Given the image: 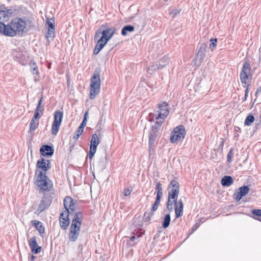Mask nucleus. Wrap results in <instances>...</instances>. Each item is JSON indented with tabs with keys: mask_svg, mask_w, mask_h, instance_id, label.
<instances>
[{
	"mask_svg": "<svg viewBox=\"0 0 261 261\" xmlns=\"http://www.w3.org/2000/svg\"><path fill=\"white\" fill-rule=\"evenodd\" d=\"M33 27L31 15L28 13L25 16L17 17V36L27 35Z\"/></svg>",
	"mask_w": 261,
	"mask_h": 261,
	"instance_id": "obj_1",
	"label": "nucleus"
},
{
	"mask_svg": "<svg viewBox=\"0 0 261 261\" xmlns=\"http://www.w3.org/2000/svg\"><path fill=\"white\" fill-rule=\"evenodd\" d=\"M101 69L99 67L96 68L90 80V94L89 98L94 99L96 95L100 92V74Z\"/></svg>",
	"mask_w": 261,
	"mask_h": 261,
	"instance_id": "obj_2",
	"label": "nucleus"
},
{
	"mask_svg": "<svg viewBox=\"0 0 261 261\" xmlns=\"http://www.w3.org/2000/svg\"><path fill=\"white\" fill-rule=\"evenodd\" d=\"M15 24H16V20L12 19L10 22L6 24L1 23L0 34L13 37L16 35V30L15 29Z\"/></svg>",
	"mask_w": 261,
	"mask_h": 261,
	"instance_id": "obj_3",
	"label": "nucleus"
},
{
	"mask_svg": "<svg viewBox=\"0 0 261 261\" xmlns=\"http://www.w3.org/2000/svg\"><path fill=\"white\" fill-rule=\"evenodd\" d=\"M185 127L182 125H179L175 127L171 132L170 141L172 143L176 141H182L186 136Z\"/></svg>",
	"mask_w": 261,
	"mask_h": 261,
	"instance_id": "obj_4",
	"label": "nucleus"
},
{
	"mask_svg": "<svg viewBox=\"0 0 261 261\" xmlns=\"http://www.w3.org/2000/svg\"><path fill=\"white\" fill-rule=\"evenodd\" d=\"M136 232H133L131 237H125L126 240L125 247L126 248H131L135 246L139 241V238L141 237L145 232L144 229H135Z\"/></svg>",
	"mask_w": 261,
	"mask_h": 261,
	"instance_id": "obj_5",
	"label": "nucleus"
},
{
	"mask_svg": "<svg viewBox=\"0 0 261 261\" xmlns=\"http://www.w3.org/2000/svg\"><path fill=\"white\" fill-rule=\"evenodd\" d=\"M47 177L45 173L39 171V174L36 176V181L37 186L41 190L44 191H49L50 190L51 186H50L47 181Z\"/></svg>",
	"mask_w": 261,
	"mask_h": 261,
	"instance_id": "obj_6",
	"label": "nucleus"
},
{
	"mask_svg": "<svg viewBox=\"0 0 261 261\" xmlns=\"http://www.w3.org/2000/svg\"><path fill=\"white\" fill-rule=\"evenodd\" d=\"M63 117V113L60 110L56 111L54 115V121L51 126V134L56 135L59 131Z\"/></svg>",
	"mask_w": 261,
	"mask_h": 261,
	"instance_id": "obj_7",
	"label": "nucleus"
},
{
	"mask_svg": "<svg viewBox=\"0 0 261 261\" xmlns=\"http://www.w3.org/2000/svg\"><path fill=\"white\" fill-rule=\"evenodd\" d=\"M156 112L158 113V115L155 116V119H165L169 114L170 107L167 102L163 101L158 105Z\"/></svg>",
	"mask_w": 261,
	"mask_h": 261,
	"instance_id": "obj_8",
	"label": "nucleus"
},
{
	"mask_svg": "<svg viewBox=\"0 0 261 261\" xmlns=\"http://www.w3.org/2000/svg\"><path fill=\"white\" fill-rule=\"evenodd\" d=\"M101 32V40L105 41L108 42L114 35L116 29L114 27H109L105 25H102L100 28Z\"/></svg>",
	"mask_w": 261,
	"mask_h": 261,
	"instance_id": "obj_9",
	"label": "nucleus"
},
{
	"mask_svg": "<svg viewBox=\"0 0 261 261\" xmlns=\"http://www.w3.org/2000/svg\"><path fill=\"white\" fill-rule=\"evenodd\" d=\"M250 71V63L248 62H245L243 64L240 75L241 82L244 87H245L247 85V80L248 79Z\"/></svg>",
	"mask_w": 261,
	"mask_h": 261,
	"instance_id": "obj_10",
	"label": "nucleus"
},
{
	"mask_svg": "<svg viewBox=\"0 0 261 261\" xmlns=\"http://www.w3.org/2000/svg\"><path fill=\"white\" fill-rule=\"evenodd\" d=\"M169 61V58L168 57L165 56H164L159 61L158 64H156L155 65L150 66L148 68L147 72L151 74L154 70L162 69L168 64Z\"/></svg>",
	"mask_w": 261,
	"mask_h": 261,
	"instance_id": "obj_11",
	"label": "nucleus"
},
{
	"mask_svg": "<svg viewBox=\"0 0 261 261\" xmlns=\"http://www.w3.org/2000/svg\"><path fill=\"white\" fill-rule=\"evenodd\" d=\"M99 143V138L96 134L92 135L90 141V150L89 152V158L91 160L94 155L98 145Z\"/></svg>",
	"mask_w": 261,
	"mask_h": 261,
	"instance_id": "obj_12",
	"label": "nucleus"
},
{
	"mask_svg": "<svg viewBox=\"0 0 261 261\" xmlns=\"http://www.w3.org/2000/svg\"><path fill=\"white\" fill-rule=\"evenodd\" d=\"M168 195L177 199L179 192V183L175 180L171 181L168 187Z\"/></svg>",
	"mask_w": 261,
	"mask_h": 261,
	"instance_id": "obj_13",
	"label": "nucleus"
},
{
	"mask_svg": "<svg viewBox=\"0 0 261 261\" xmlns=\"http://www.w3.org/2000/svg\"><path fill=\"white\" fill-rule=\"evenodd\" d=\"M250 189L248 186L240 187L237 192L234 193L233 197L237 201H239L243 197L246 195L249 192Z\"/></svg>",
	"mask_w": 261,
	"mask_h": 261,
	"instance_id": "obj_14",
	"label": "nucleus"
},
{
	"mask_svg": "<svg viewBox=\"0 0 261 261\" xmlns=\"http://www.w3.org/2000/svg\"><path fill=\"white\" fill-rule=\"evenodd\" d=\"M40 152L43 156L51 157L54 154V148L51 145H43L40 148Z\"/></svg>",
	"mask_w": 261,
	"mask_h": 261,
	"instance_id": "obj_15",
	"label": "nucleus"
},
{
	"mask_svg": "<svg viewBox=\"0 0 261 261\" xmlns=\"http://www.w3.org/2000/svg\"><path fill=\"white\" fill-rule=\"evenodd\" d=\"M28 243L32 252L34 254H38L41 252V247L38 245L35 236L30 238L28 240Z\"/></svg>",
	"mask_w": 261,
	"mask_h": 261,
	"instance_id": "obj_16",
	"label": "nucleus"
},
{
	"mask_svg": "<svg viewBox=\"0 0 261 261\" xmlns=\"http://www.w3.org/2000/svg\"><path fill=\"white\" fill-rule=\"evenodd\" d=\"M83 214L81 212H77L74 215L70 228H80L82 220Z\"/></svg>",
	"mask_w": 261,
	"mask_h": 261,
	"instance_id": "obj_17",
	"label": "nucleus"
},
{
	"mask_svg": "<svg viewBox=\"0 0 261 261\" xmlns=\"http://www.w3.org/2000/svg\"><path fill=\"white\" fill-rule=\"evenodd\" d=\"M199 46V48L196 54V60L201 63L205 57V52L206 50L207 46L204 43H201Z\"/></svg>",
	"mask_w": 261,
	"mask_h": 261,
	"instance_id": "obj_18",
	"label": "nucleus"
},
{
	"mask_svg": "<svg viewBox=\"0 0 261 261\" xmlns=\"http://www.w3.org/2000/svg\"><path fill=\"white\" fill-rule=\"evenodd\" d=\"M51 199L49 197H43L40 202L37 211L41 212L47 208L51 203Z\"/></svg>",
	"mask_w": 261,
	"mask_h": 261,
	"instance_id": "obj_19",
	"label": "nucleus"
},
{
	"mask_svg": "<svg viewBox=\"0 0 261 261\" xmlns=\"http://www.w3.org/2000/svg\"><path fill=\"white\" fill-rule=\"evenodd\" d=\"M50 161L45 160L43 158H41L37 161L36 167L37 169H41L43 173H45L48 169L50 168Z\"/></svg>",
	"mask_w": 261,
	"mask_h": 261,
	"instance_id": "obj_20",
	"label": "nucleus"
},
{
	"mask_svg": "<svg viewBox=\"0 0 261 261\" xmlns=\"http://www.w3.org/2000/svg\"><path fill=\"white\" fill-rule=\"evenodd\" d=\"M159 134V132H157V131L151 130L150 132L149 135V148L150 150L154 147V143Z\"/></svg>",
	"mask_w": 261,
	"mask_h": 261,
	"instance_id": "obj_21",
	"label": "nucleus"
},
{
	"mask_svg": "<svg viewBox=\"0 0 261 261\" xmlns=\"http://www.w3.org/2000/svg\"><path fill=\"white\" fill-rule=\"evenodd\" d=\"M184 204L181 200H179L175 204V213L176 218H179L183 214Z\"/></svg>",
	"mask_w": 261,
	"mask_h": 261,
	"instance_id": "obj_22",
	"label": "nucleus"
},
{
	"mask_svg": "<svg viewBox=\"0 0 261 261\" xmlns=\"http://www.w3.org/2000/svg\"><path fill=\"white\" fill-rule=\"evenodd\" d=\"M107 43L108 42H105V41H103V40L101 41V39L99 38L97 40V44L93 51V54L95 55H97Z\"/></svg>",
	"mask_w": 261,
	"mask_h": 261,
	"instance_id": "obj_23",
	"label": "nucleus"
},
{
	"mask_svg": "<svg viewBox=\"0 0 261 261\" xmlns=\"http://www.w3.org/2000/svg\"><path fill=\"white\" fill-rule=\"evenodd\" d=\"M177 201V199L176 198L172 197L168 195V201L167 202V208L171 212L173 210V205L175 204Z\"/></svg>",
	"mask_w": 261,
	"mask_h": 261,
	"instance_id": "obj_24",
	"label": "nucleus"
},
{
	"mask_svg": "<svg viewBox=\"0 0 261 261\" xmlns=\"http://www.w3.org/2000/svg\"><path fill=\"white\" fill-rule=\"evenodd\" d=\"M80 230V229H70L68 236L70 241L74 242L76 241L79 236Z\"/></svg>",
	"mask_w": 261,
	"mask_h": 261,
	"instance_id": "obj_25",
	"label": "nucleus"
},
{
	"mask_svg": "<svg viewBox=\"0 0 261 261\" xmlns=\"http://www.w3.org/2000/svg\"><path fill=\"white\" fill-rule=\"evenodd\" d=\"M233 182V178L229 175H225L221 179V184L225 187H229Z\"/></svg>",
	"mask_w": 261,
	"mask_h": 261,
	"instance_id": "obj_26",
	"label": "nucleus"
},
{
	"mask_svg": "<svg viewBox=\"0 0 261 261\" xmlns=\"http://www.w3.org/2000/svg\"><path fill=\"white\" fill-rule=\"evenodd\" d=\"M135 30V28L132 25H126L124 26L121 30V35L125 36L127 35L128 32H133Z\"/></svg>",
	"mask_w": 261,
	"mask_h": 261,
	"instance_id": "obj_27",
	"label": "nucleus"
},
{
	"mask_svg": "<svg viewBox=\"0 0 261 261\" xmlns=\"http://www.w3.org/2000/svg\"><path fill=\"white\" fill-rule=\"evenodd\" d=\"M30 70L33 75H38L39 73L38 69L36 63L34 60H31L30 62Z\"/></svg>",
	"mask_w": 261,
	"mask_h": 261,
	"instance_id": "obj_28",
	"label": "nucleus"
},
{
	"mask_svg": "<svg viewBox=\"0 0 261 261\" xmlns=\"http://www.w3.org/2000/svg\"><path fill=\"white\" fill-rule=\"evenodd\" d=\"M72 201L73 199L70 196H67L65 197L63 201L65 210L69 211V208H70Z\"/></svg>",
	"mask_w": 261,
	"mask_h": 261,
	"instance_id": "obj_29",
	"label": "nucleus"
},
{
	"mask_svg": "<svg viewBox=\"0 0 261 261\" xmlns=\"http://www.w3.org/2000/svg\"><path fill=\"white\" fill-rule=\"evenodd\" d=\"M158 120L159 121H156L154 125L152 126L151 130L157 131V132H159V128L161 126L163 123L164 122L165 119H159Z\"/></svg>",
	"mask_w": 261,
	"mask_h": 261,
	"instance_id": "obj_30",
	"label": "nucleus"
},
{
	"mask_svg": "<svg viewBox=\"0 0 261 261\" xmlns=\"http://www.w3.org/2000/svg\"><path fill=\"white\" fill-rule=\"evenodd\" d=\"M170 220L171 218L170 214H167L165 215L162 222V226L164 228H166L168 227L170 224Z\"/></svg>",
	"mask_w": 261,
	"mask_h": 261,
	"instance_id": "obj_31",
	"label": "nucleus"
},
{
	"mask_svg": "<svg viewBox=\"0 0 261 261\" xmlns=\"http://www.w3.org/2000/svg\"><path fill=\"white\" fill-rule=\"evenodd\" d=\"M59 220L60 224L62 228H66L68 226L70 222L69 218H59Z\"/></svg>",
	"mask_w": 261,
	"mask_h": 261,
	"instance_id": "obj_32",
	"label": "nucleus"
},
{
	"mask_svg": "<svg viewBox=\"0 0 261 261\" xmlns=\"http://www.w3.org/2000/svg\"><path fill=\"white\" fill-rule=\"evenodd\" d=\"M55 20L54 18H47L46 24L47 25V30H55Z\"/></svg>",
	"mask_w": 261,
	"mask_h": 261,
	"instance_id": "obj_33",
	"label": "nucleus"
},
{
	"mask_svg": "<svg viewBox=\"0 0 261 261\" xmlns=\"http://www.w3.org/2000/svg\"><path fill=\"white\" fill-rule=\"evenodd\" d=\"M55 34V30H47V32L45 34V38L47 39V42L48 43H50V41L49 40V38H52L51 40H53Z\"/></svg>",
	"mask_w": 261,
	"mask_h": 261,
	"instance_id": "obj_34",
	"label": "nucleus"
},
{
	"mask_svg": "<svg viewBox=\"0 0 261 261\" xmlns=\"http://www.w3.org/2000/svg\"><path fill=\"white\" fill-rule=\"evenodd\" d=\"M254 121V117L252 114H249L246 118L244 124L246 126H250L251 124Z\"/></svg>",
	"mask_w": 261,
	"mask_h": 261,
	"instance_id": "obj_35",
	"label": "nucleus"
},
{
	"mask_svg": "<svg viewBox=\"0 0 261 261\" xmlns=\"http://www.w3.org/2000/svg\"><path fill=\"white\" fill-rule=\"evenodd\" d=\"M161 198H162V197L156 196L155 200L154 202L153 203V204L152 206L151 210H152V211L155 212V211L157 210V209L158 208V206L161 201Z\"/></svg>",
	"mask_w": 261,
	"mask_h": 261,
	"instance_id": "obj_36",
	"label": "nucleus"
},
{
	"mask_svg": "<svg viewBox=\"0 0 261 261\" xmlns=\"http://www.w3.org/2000/svg\"><path fill=\"white\" fill-rule=\"evenodd\" d=\"M38 121H36L35 120L32 119L30 123V131L32 132L36 129L38 127Z\"/></svg>",
	"mask_w": 261,
	"mask_h": 261,
	"instance_id": "obj_37",
	"label": "nucleus"
},
{
	"mask_svg": "<svg viewBox=\"0 0 261 261\" xmlns=\"http://www.w3.org/2000/svg\"><path fill=\"white\" fill-rule=\"evenodd\" d=\"M234 149L233 147H231L229 151L228 152L227 155V162L229 164L231 163L232 161V158L234 154Z\"/></svg>",
	"mask_w": 261,
	"mask_h": 261,
	"instance_id": "obj_38",
	"label": "nucleus"
},
{
	"mask_svg": "<svg viewBox=\"0 0 261 261\" xmlns=\"http://www.w3.org/2000/svg\"><path fill=\"white\" fill-rule=\"evenodd\" d=\"M155 189L157 190L156 192V196L162 197L163 192H162V184L159 181L156 183Z\"/></svg>",
	"mask_w": 261,
	"mask_h": 261,
	"instance_id": "obj_39",
	"label": "nucleus"
},
{
	"mask_svg": "<svg viewBox=\"0 0 261 261\" xmlns=\"http://www.w3.org/2000/svg\"><path fill=\"white\" fill-rule=\"evenodd\" d=\"M86 125V119H83L82 123L80 124V126H79L77 132L80 133H82L84 131V129L85 126Z\"/></svg>",
	"mask_w": 261,
	"mask_h": 261,
	"instance_id": "obj_40",
	"label": "nucleus"
},
{
	"mask_svg": "<svg viewBox=\"0 0 261 261\" xmlns=\"http://www.w3.org/2000/svg\"><path fill=\"white\" fill-rule=\"evenodd\" d=\"M153 212H154L152 211V210H151L149 212H146L144 215L143 219H144V221H150L151 219V216L153 215Z\"/></svg>",
	"mask_w": 261,
	"mask_h": 261,
	"instance_id": "obj_41",
	"label": "nucleus"
},
{
	"mask_svg": "<svg viewBox=\"0 0 261 261\" xmlns=\"http://www.w3.org/2000/svg\"><path fill=\"white\" fill-rule=\"evenodd\" d=\"M251 212L253 215V217H261V209H253L251 210Z\"/></svg>",
	"mask_w": 261,
	"mask_h": 261,
	"instance_id": "obj_42",
	"label": "nucleus"
},
{
	"mask_svg": "<svg viewBox=\"0 0 261 261\" xmlns=\"http://www.w3.org/2000/svg\"><path fill=\"white\" fill-rule=\"evenodd\" d=\"M32 226L35 228H41L42 227V223L37 220H33L32 221Z\"/></svg>",
	"mask_w": 261,
	"mask_h": 261,
	"instance_id": "obj_43",
	"label": "nucleus"
},
{
	"mask_svg": "<svg viewBox=\"0 0 261 261\" xmlns=\"http://www.w3.org/2000/svg\"><path fill=\"white\" fill-rule=\"evenodd\" d=\"M217 42V38H211L210 39V47L212 48H214L216 46ZM213 49H212V50Z\"/></svg>",
	"mask_w": 261,
	"mask_h": 261,
	"instance_id": "obj_44",
	"label": "nucleus"
},
{
	"mask_svg": "<svg viewBox=\"0 0 261 261\" xmlns=\"http://www.w3.org/2000/svg\"><path fill=\"white\" fill-rule=\"evenodd\" d=\"M70 213V211L65 210L60 214V218H66V219L69 218L68 217H69V214Z\"/></svg>",
	"mask_w": 261,
	"mask_h": 261,
	"instance_id": "obj_45",
	"label": "nucleus"
},
{
	"mask_svg": "<svg viewBox=\"0 0 261 261\" xmlns=\"http://www.w3.org/2000/svg\"><path fill=\"white\" fill-rule=\"evenodd\" d=\"M132 191V188L130 187H127L124 189L123 194L124 196H127L129 195Z\"/></svg>",
	"mask_w": 261,
	"mask_h": 261,
	"instance_id": "obj_46",
	"label": "nucleus"
},
{
	"mask_svg": "<svg viewBox=\"0 0 261 261\" xmlns=\"http://www.w3.org/2000/svg\"><path fill=\"white\" fill-rule=\"evenodd\" d=\"M180 10L178 9H174L172 11L170 12V15H172V18H175L177 15L179 14Z\"/></svg>",
	"mask_w": 261,
	"mask_h": 261,
	"instance_id": "obj_47",
	"label": "nucleus"
},
{
	"mask_svg": "<svg viewBox=\"0 0 261 261\" xmlns=\"http://www.w3.org/2000/svg\"><path fill=\"white\" fill-rule=\"evenodd\" d=\"M43 97L42 96L40 97V99L38 101V104L37 106L36 107V108L35 109L36 111L39 112L40 109L41 108V105L42 104V101H43Z\"/></svg>",
	"mask_w": 261,
	"mask_h": 261,
	"instance_id": "obj_48",
	"label": "nucleus"
},
{
	"mask_svg": "<svg viewBox=\"0 0 261 261\" xmlns=\"http://www.w3.org/2000/svg\"><path fill=\"white\" fill-rule=\"evenodd\" d=\"M40 117V116L39 115V112L35 111L34 116L32 119L36 120V119H39Z\"/></svg>",
	"mask_w": 261,
	"mask_h": 261,
	"instance_id": "obj_49",
	"label": "nucleus"
},
{
	"mask_svg": "<svg viewBox=\"0 0 261 261\" xmlns=\"http://www.w3.org/2000/svg\"><path fill=\"white\" fill-rule=\"evenodd\" d=\"M225 141L224 139H222L221 141L220 142L218 149H220L221 151H222L223 147Z\"/></svg>",
	"mask_w": 261,
	"mask_h": 261,
	"instance_id": "obj_50",
	"label": "nucleus"
},
{
	"mask_svg": "<svg viewBox=\"0 0 261 261\" xmlns=\"http://www.w3.org/2000/svg\"><path fill=\"white\" fill-rule=\"evenodd\" d=\"M100 35H101V29H98L95 34V36H94V39L95 40L96 39H97Z\"/></svg>",
	"mask_w": 261,
	"mask_h": 261,
	"instance_id": "obj_51",
	"label": "nucleus"
},
{
	"mask_svg": "<svg viewBox=\"0 0 261 261\" xmlns=\"http://www.w3.org/2000/svg\"><path fill=\"white\" fill-rule=\"evenodd\" d=\"M74 205H75V203L74 202H73V200L72 201V203L71 204V206H70V208H69V211H70V213H72V212H74Z\"/></svg>",
	"mask_w": 261,
	"mask_h": 261,
	"instance_id": "obj_52",
	"label": "nucleus"
},
{
	"mask_svg": "<svg viewBox=\"0 0 261 261\" xmlns=\"http://www.w3.org/2000/svg\"><path fill=\"white\" fill-rule=\"evenodd\" d=\"M196 230V229H191V231L189 230V232L187 233L186 238L184 240V241H185L186 240H187L190 236V235H191L192 234H193L194 233V232Z\"/></svg>",
	"mask_w": 261,
	"mask_h": 261,
	"instance_id": "obj_53",
	"label": "nucleus"
},
{
	"mask_svg": "<svg viewBox=\"0 0 261 261\" xmlns=\"http://www.w3.org/2000/svg\"><path fill=\"white\" fill-rule=\"evenodd\" d=\"M81 134H82V133L77 132V134H75L73 137V139L75 141H76L79 139V138L80 137V136Z\"/></svg>",
	"mask_w": 261,
	"mask_h": 261,
	"instance_id": "obj_54",
	"label": "nucleus"
},
{
	"mask_svg": "<svg viewBox=\"0 0 261 261\" xmlns=\"http://www.w3.org/2000/svg\"><path fill=\"white\" fill-rule=\"evenodd\" d=\"M162 230H163L162 229H160V230L159 229V230H158L157 233L155 234L154 239L159 238L160 234L162 232Z\"/></svg>",
	"mask_w": 261,
	"mask_h": 261,
	"instance_id": "obj_55",
	"label": "nucleus"
},
{
	"mask_svg": "<svg viewBox=\"0 0 261 261\" xmlns=\"http://www.w3.org/2000/svg\"><path fill=\"white\" fill-rule=\"evenodd\" d=\"M40 235L43 237V234L45 232V229H37Z\"/></svg>",
	"mask_w": 261,
	"mask_h": 261,
	"instance_id": "obj_56",
	"label": "nucleus"
},
{
	"mask_svg": "<svg viewBox=\"0 0 261 261\" xmlns=\"http://www.w3.org/2000/svg\"><path fill=\"white\" fill-rule=\"evenodd\" d=\"M77 249H78V251H79V253H82V250H83L82 245H79Z\"/></svg>",
	"mask_w": 261,
	"mask_h": 261,
	"instance_id": "obj_57",
	"label": "nucleus"
},
{
	"mask_svg": "<svg viewBox=\"0 0 261 261\" xmlns=\"http://www.w3.org/2000/svg\"><path fill=\"white\" fill-rule=\"evenodd\" d=\"M36 258V256L34 255L33 254H32L31 256L29 257V261H34L35 259Z\"/></svg>",
	"mask_w": 261,
	"mask_h": 261,
	"instance_id": "obj_58",
	"label": "nucleus"
},
{
	"mask_svg": "<svg viewBox=\"0 0 261 261\" xmlns=\"http://www.w3.org/2000/svg\"><path fill=\"white\" fill-rule=\"evenodd\" d=\"M249 85H250L249 84H248L247 86H249ZM248 92H249V88H248V87H247L245 91V95H246V96H248Z\"/></svg>",
	"mask_w": 261,
	"mask_h": 261,
	"instance_id": "obj_59",
	"label": "nucleus"
},
{
	"mask_svg": "<svg viewBox=\"0 0 261 261\" xmlns=\"http://www.w3.org/2000/svg\"><path fill=\"white\" fill-rule=\"evenodd\" d=\"M74 144H75V142L74 143H73L72 145L71 144V143H70L69 149H70V151H71L72 149H73V148L74 147Z\"/></svg>",
	"mask_w": 261,
	"mask_h": 261,
	"instance_id": "obj_60",
	"label": "nucleus"
},
{
	"mask_svg": "<svg viewBox=\"0 0 261 261\" xmlns=\"http://www.w3.org/2000/svg\"><path fill=\"white\" fill-rule=\"evenodd\" d=\"M254 219L256 220L257 221H259L261 222V218L259 217H252Z\"/></svg>",
	"mask_w": 261,
	"mask_h": 261,
	"instance_id": "obj_61",
	"label": "nucleus"
},
{
	"mask_svg": "<svg viewBox=\"0 0 261 261\" xmlns=\"http://www.w3.org/2000/svg\"><path fill=\"white\" fill-rule=\"evenodd\" d=\"M88 111L85 112L83 119H85L86 118V119L87 120V116L88 115Z\"/></svg>",
	"mask_w": 261,
	"mask_h": 261,
	"instance_id": "obj_62",
	"label": "nucleus"
},
{
	"mask_svg": "<svg viewBox=\"0 0 261 261\" xmlns=\"http://www.w3.org/2000/svg\"><path fill=\"white\" fill-rule=\"evenodd\" d=\"M247 98V96H246V95H244V100H243V101H245V100H246Z\"/></svg>",
	"mask_w": 261,
	"mask_h": 261,
	"instance_id": "obj_63",
	"label": "nucleus"
},
{
	"mask_svg": "<svg viewBox=\"0 0 261 261\" xmlns=\"http://www.w3.org/2000/svg\"><path fill=\"white\" fill-rule=\"evenodd\" d=\"M113 49V46L111 47L109 49V52H110Z\"/></svg>",
	"mask_w": 261,
	"mask_h": 261,
	"instance_id": "obj_64",
	"label": "nucleus"
}]
</instances>
